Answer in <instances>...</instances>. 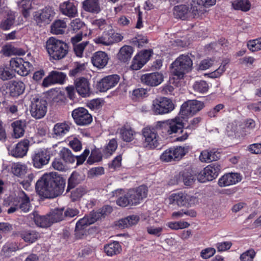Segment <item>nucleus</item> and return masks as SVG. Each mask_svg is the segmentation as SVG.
I'll use <instances>...</instances> for the list:
<instances>
[{"instance_id": "64", "label": "nucleus", "mask_w": 261, "mask_h": 261, "mask_svg": "<svg viewBox=\"0 0 261 261\" xmlns=\"http://www.w3.org/2000/svg\"><path fill=\"white\" fill-rule=\"evenodd\" d=\"M182 179L186 186H190L194 182L193 175L188 172H184L182 174Z\"/></svg>"}, {"instance_id": "45", "label": "nucleus", "mask_w": 261, "mask_h": 261, "mask_svg": "<svg viewBox=\"0 0 261 261\" xmlns=\"http://www.w3.org/2000/svg\"><path fill=\"white\" fill-rule=\"evenodd\" d=\"M61 156L63 160L68 163H73L76 160V156L73 155L71 151L67 148H63L61 150Z\"/></svg>"}, {"instance_id": "14", "label": "nucleus", "mask_w": 261, "mask_h": 261, "mask_svg": "<svg viewBox=\"0 0 261 261\" xmlns=\"http://www.w3.org/2000/svg\"><path fill=\"white\" fill-rule=\"evenodd\" d=\"M10 66L13 70L21 76L27 75L32 67L30 62H25L19 57L12 58L10 61Z\"/></svg>"}, {"instance_id": "49", "label": "nucleus", "mask_w": 261, "mask_h": 261, "mask_svg": "<svg viewBox=\"0 0 261 261\" xmlns=\"http://www.w3.org/2000/svg\"><path fill=\"white\" fill-rule=\"evenodd\" d=\"M88 190L86 187L80 186L72 190L71 193V198L72 201H76L80 199L84 195Z\"/></svg>"}, {"instance_id": "36", "label": "nucleus", "mask_w": 261, "mask_h": 261, "mask_svg": "<svg viewBox=\"0 0 261 261\" xmlns=\"http://www.w3.org/2000/svg\"><path fill=\"white\" fill-rule=\"evenodd\" d=\"M66 27V22L64 20H57L51 25V32L56 35L63 34Z\"/></svg>"}, {"instance_id": "46", "label": "nucleus", "mask_w": 261, "mask_h": 261, "mask_svg": "<svg viewBox=\"0 0 261 261\" xmlns=\"http://www.w3.org/2000/svg\"><path fill=\"white\" fill-rule=\"evenodd\" d=\"M147 94L146 89L143 88H137L133 90L130 97L134 101H138L146 97Z\"/></svg>"}, {"instance_id": "37", "label": "nucleus", "mask_w": 261, "mask_h": 261, "mask_svg": "<svg viewBox=\"0 0 261 261\" xmlns=\"http://www.w3.org/2000/svg\"><path fill=\"white\" fill-rule=\"evenodd\" d=\"M34 221L35 224L40 227H48L51 225L48 215L40 216L34 214Z\"/></svg>"}, {"instance_id": "22", "label": "nucleus", "mask_w": 261, "mask_h": 261, "mask_svg": "<svg viewBox=\"0 0 261 261\" xmlns=\"http://www.w3.org/2000/svg\"><path fill=\"white\" fill-rule=\"evenodd\" d=\"M191 196L184 192L172 194L169 198L170 204H176L179 206H187L189 204Z\"/></svg>"}, {"instance_id": "60", "label": "nucleus", "mask_w": 261, "mask_h": 261, "mask_svg": "<svg viewBox=\"0 0 261 261\" xmlns=\"http://www.w3.org/2000/svg\"><path fill=\"white\" fill-rule=\"evenodd\" d=\"M147 232L151 235L156 237H160L163 230V227H155L154 226H149L146 228Z\"/></svg>"}, {"instance_id": "61", "label": "nucleus", "mask_w": 261, "mask_h": 261, "mask_svg": "<svg viewBox=\"0 0 261 261\" xmlns=\"http://www.w3.org/2000/svg\"><path fill=\"white\" fill-rule=\"evenodd\" d=\"M84 25V23L79 18L73 19L70 23V28L74 31L80 30Z\"/></svg>"}, {"instance_id": "5", "label": "nucleus", "mask_w": 261, "mask_h": 261, "mask_svg": "<svg viewBox=\"0 0 261 261\" xmlns=\"http://www.w3.org/2000/svg\"><path fill=\"white\" fill-rule=\"evenodd\" d=\"M30 100V112L32 117L36 119L44 117L47 112L46 100L37 94L31 95Z\"/></svg>"}, {"instance_id": "53", "label": "nucleus", "mask_w": 261, "mask_h": 261, "mask_svg": "<svg viewBox=\"0 0 261 261\" xmlns=\"http://www.w3.org/2000/svg\"><path fill=\"white\" fill-rule=\"evenodd\" d=\"M85 69V64L76 62L74 63V66L73 69L69 71V75L70 76H75L81 73Z\"/></svg>"}, {"instance_id": "2", "label": "nucleus", "mask_w": 261, "mask_h": 261, "mask_svg": "<svg viewBox=\"0 0 261 261\" xmlns=\"http://www.w3.org/2000/svg\"><path fill=\"white\" fill-rule=\"evenodd\" d=\"M46 49L50 59L60 60L68 53L67 43L54 37H50L46 42Z\"/></svg>"}, {"instance_id": "31", "label": "nucleus", "mask_w": 261, "mask_h": 261, "mask_svg": "<svg viewBox=\"0 0 261 261\" xmlns=\"http://www.w3.org/2000/svg\"><path fill=\"white\" fill-rule=\"evenodd\" d=\"M82 4L83 8L87 12L97 14L100 11L98 0H85Z\"/></svg>"}, {"instance_id": "43", "label": "nucleus", "mask_w": 261, "mask_h": 261, "mask_svg": "<svg viewBox=\"0 0 261 261\" xmlns=\"http://www.w3.org/2000/svg\"><path fill=\"white\" fill-rule=\"evenodd\" d=\"M121 138L125 142H130L134 138L135 132L130 127H123L120 130Z\"/></svg>"}, {"instance_id": "59", "label": "nucleus", "mask_w": 261, "mask_h": 261, "mask_svg": "<svg viewBox=\"0 0 261 261\" xmlns=\"http://www.w3.org/2000/svg\"><path fill=\"white\" fill-rule=\"evenodd\" d=\"M88 43V41H85L80 44L73 45L74 51L76 56L79 57H81L82 56L83 51Z\"/></svg>"}, {"instance_id": "6", "label": "nucleus", "mask_w": 261, "mask_h": 261, "mask_svg": "<svg viewBox=\"0 0 261 261\" xmlns=\"http://www.w3.org/2000/svg\"><path fill=\"white\" fill-rule=\"evenodd\" d=\"M174 109L172 101L167 97H161L152 101L151 109L155 115H164L172 112Z\"/></svg>"}, {"instance_id": "12", "label": "nucleus", "mask_w": 261, "mask_h": 261, "mask_svg": "<svg viewBox=\"0 0 261 261\" xmlns=\"http://www.w3.org/2000/svg\"><path fill=\"white\" fill-rule=\"evenodd\" d=\"M216 0H193L191 11L194 18L202 16L206 11V8L215 4Z\"/></svg>"}, {"instance_id": "10", "label": "nucleus", "mask_w": 261, "mask_h": 261, "mask_svg": "<svg viewBox=\"0 0 261 261\" xmlns=\"http://www.w3.org/2000/svg\"><path fill=\"white\" fill-rule=\"evenodd\" d=\"M72 117L75 123L80 126L90 124L92 122V116L88 111L83 108L79 107L72 112Z\"/></svg>"}, {"instance_id": "39", "label": "nucleus", "mask_w": 261, "mask_h": 261, "mask_svg": "<svg viewBox=\"0 0 261 261\" xmlns=\"http://www.w3.org/2000/svg\"><path fill=\"white\" fill-rule=\"evenodd\" d=\"M27 171L28 168L25 164L16 163L12 166V172L18 177H23Z\"/></svg>"}, {"instance_id": "24", "label": "nucleus", "mask_w": 261, "mask_h": 261, "mask_svg": "<svg viewBox=\"0 0 261 261\" xmlns=\"http://www.w3.org/2000/svg\"><path fill=\"white\" fill-rule=\"evenodd\" d=\"M17 202V206L22 212H28L31 208V203L29 197L23 191H19L15 197Z\"/></svg>"}, {"instance_id": "3", "label": "nucleus", "mask_w": 261, "mask_h": 261, "mask_svg": "<svg viewBox=\"0 0 261 261\" xmlns=\"http://www.w3.org/2000/svg\"><path fill=\"white\" fill-rule=\"evenodd\" d=\"M160 126L167 133L168 135H172L177 133L180 130L182 135L176 138L177 141H184L187 139L189 133L187 131L182 130L184 127L183 120L176 117L174 119L168 120L164 122H160Z\"/></svg>"}, {"instance_id": "47", "label": "nucleus", "mask_w": 261, "mask_h": 261, "mask_svg": "<svg viewBox=\"0 0 261 261\" xmlns=\"http://www.w3.org/2000/svg\"><path fill=\"white\" fill-rule=\"evenodd\" d=\"M81 181L80 175L77 172H73L68 179L67 191H69L70 189L74 188L81 182Z\"/></svg>"}, {"instance_id": "9", "label": "nucleus", "mask_w": 261, "mask_h": 261, "mask_svg": "<svg viewBox=\"0 0 261 261\" xmlns=\"http://www.w3.org/2000/svg\"><path fill=\"white\" fill-rule=\"evenodd\" d=\"M204 107L203 102L197 100H189L181 106L179 114L182 117L192 116Z\"/></svg>"}, {"instance_id": "25", "label": "nucleus", "mask_w": 261, "mask_h": 261, "mask_svg": "<svg viewBox=\"0 0 261 261\" xmlns=\"http://www.w3.org/2000/svg\"><path fill=\"white\" fill-rule=\"evenodd\" d=\"M241 180V176L237 173H228L222 176L218 181V185L221 187H226L234 185Z\"/></svg>"}, {"instance_id": "15", "label": "nucleus", "mask_w": 261, "mask_h": 261, "mask_svg": "<svg viewBox=\"0 0 261 261\" xmlns=\"http://www.w3.org/2000/svg\"><path fill=\"white\" fill-rule=\"evenodd\" d=\"M112 211L111 206L107 205L103 206L99 211L91 212L88 215L85 216L83 218L81 219V223H85L87 226L90 225L99 219L104 218L108 214H110Z\"/></svg>"}, {"instance_id": "8", "label": "nucleus", "mask_w": 261, "mask_h": 261, "mask_svg": "<svg viewBox=\"0 0 261 261\" xmlns=\"http://www.w3.org/2000/svg\"><path fill=\"white\" fill-rule=\"evenodd\" d=\"M220 170L221 166L218 163L211 164L198 174L197 179L200 182L212 181L218 176Z\"/></svg>"}, {"instance_id": "50", "label": "nucleus", "mask_w": 261, "mask_h": 261, "mask_svg": "<svg viewBox=\"0 0 261 261\" xmlns=\"http://www.w3.org/2000/svg\"><path fill=\"white\" fill-rule=\"evenodd\" d=\"M193 88L195 92L203 93L208 91V85L205 81L200 80L195 82L193 85Z\"/></svg>"}, {"instance_id": "20", "label": "nucleus", "mask_w": 261, "mask_h": 261, "mask_svg": "<svg viewBox=\"0 0 261 261\" xmlns=\"http://www.w3.org/2000/svg\"><path fill=\"white\" fill-rule=\"evenodd\" d=\"M66 77V74L63 72L58 71H52L44 79L42 83L43 87L48 86L55 84H63Z\"/></svg>"}, {"instance_id": "52", "label": "nucleus", "mask_w": 261, "mask_h": 261, "mask_svg": "<svg viewBox=\"0 0 261 261\" xmlns=\"http://www.w3.org/2000/svg\"><path fill=\"white\" fill-rule=\"evenodd\" d=\"M247 46L252 51H256L261 49V38L250 40L247 43Z\"/></svg>"}, {"instance_id": "28", "label": "nucleus", "mask_w": 261, "mask_h": 261, "mask_svg": "<svg viewBox=\"0 0 261 261\" xmlns=\"http://www.w3.org/2000/svg\"><path fill=\"white\" fill-rule=\"evenodd\" d=\"M220 154L215 149L204 150L201 152L199 160L202 162L210 163L219 159Z\"/></svg>"}, {"instance_id": "54", "label": "nucleus", "mask_w": 261, "mask_h": 261, "mask_svg": "<svg viewBox=\"0 0 261 261\" xmlns=\"http://www.w3.org/2000/svg\"><path fill=\"white\" fill-rule=\"evenodd\" d=\"M255 127V122L252 119H247L244 125V127H243V132L244 135L246 136L247 135L250 134L251 133V131L253 130V129Z\"/></svg>"}, {"instance_id": "19", "label": "nucleus", "mask_w": 261, "mask_h": 261, "mask_svg": "<svg viewBox=\"0 0 261 261\" xmlns=\"http://www.w3.org/2000/svg\"><path fill=\"white\" fill-rule=\"evenodd\" d=\"M140 80L143 84L150 87H155L163 82L164 76L162 73L155 72L143 74Z\"/></svg>"}, {"instance_id": "58", "label": "nucleus", "mask_w": 261, "mask_h": 261, "mask_svg": "<svg viewBox=\"0 0 261 261\" xmlns=\"http://www.w3.org/2000/svg\"><path fill=\"white\" fill-rule=\"evenodd\" d=\"M255 255V252L253 249H249L242 253L240 256L241 261H253Z\"/></svg>"}, {"instance_id": "51", "label": "nucleus", "mask_w": 261, "mask_h": 261, "mask_svg": "<svg viewBox=\"0 0 261 261\" xmlns=\"http://www.w3.org/2000/svg\"><path fill=\"white\" fill-rule=\"evenodd\" d=\"M18 249V246L15 242H8L2 248V251L6 256H10L12 252L16 251Z\"/></svg>"}, {"instance_id": "57", "label": "nucleus", "mask_w": 261, "mask_h": 261, "mask_svg": "<svg viewBox=\"0 0 261 261\" xmlns=\"http://www.w3.org/2000/svg\"><path fill=\"white\" fill-rule=\"evenodd\" d=\"M152 54L151 49H145L139 52L137 55V58H139L143 62L146 63Z\"/></svg>"}, {"instance_id": "40", "label": "nucleus", "mask_w": 261, "mask_h": 261, "mask_svg": "<svg viewBox=\"0 0 261 261\" xmlns=\"http://www.w3.org/2000/svg\"><path fill=\"white\" fill-rule=\"evenodd\" d=\"M63 211L64 208H56L53 210L50 214L48 215L51 224L63 220L64 218Z\"/></svg>"}, {"instance_id": "42", "label": "nucleus", "mask_w": 261, "mask_h": 261, "mask_svg": "<svg viewBox=\"0 0 261 261\" xmlns=\"http://www.w3.org/2000/svg\"><path fill=\"white\" fill-rule=\"evenodd\" d=\"M20 237L25 242L32 243L38 239L39 234L35 231L27 230L22 231Z\"/></svg>"}, {"instance_id": "48", "label": "nucleus", "mask_w": 261, "mask_h": 261, "mask_svg": "<svg viewBox=\"0 0 261 261\" xmlns=\"http://www.w3.org/2000/svg\"><path fill=\"white\" fill-rule=\"evenodd\" d=\"M81 219L79 220L75 226V236L76 239H81L86 233V228L88 226L85 223H81Z\"/></svg>"}, {"instance_id": "4", "label": "nucleus", "mask_w": 261, "mask_h": 261, "mask_svg": "<svg viewBox=\"0 0 261 261\" xmlns=\"http://www.w3.org/2000/svg\"><path fill=\"white\" fill-rule=\"evenodd\" d=\"M193 62L188 55L179 56L170 66L171 73L178 79H182L184 75L191 70Z\"/></svg>"}, {"instance_id": "56", "label": "nucleus", "mask_w": 261, "mask_h": 261, "mask_svg": "<svg viewBox=\"0 0 261 261\" xmlns=\"http://www.w3.org/2000/svg\"><path fill=\"white\" fill-rule=\"evenodd\" d=\"M117 141L115 139L110 140L109 143L105 148V153L112 154L117 149Z\"/></svg>"}, {"instance_id": "26", "label": "nucleus", "mask_w": 261, "mask_h": 261, "mask_svg": "<svg viewBox=\"0 0 261 261\" xmlns=\"http://www.w3.org/2000/svg\"><path fill=\"white\" fill-rule=\"evenodd\" d=\"M91 60L94 66L101 69L107 65L109 60V57L105 52L99 51L96 52L93 55Z\"/></svg>"}, {"instance_id": "38", "label": "nucleus", "mask_w": 261, "mask_h": 261, "mask_svg": "<svg viewBox=\"0 0 261 261\" xmlns=\"http://www.w3.org/2000/svg\"><path fill=\"white\" fill-rule=\"evenodd\" d=\"M232 6L235 10L247 12L250 9L251 4L249 0H234Z\"/></svg>"}, {"instance_id": "63", "label": "nucleus", "mask_w": 261, "mask_h": 261, "mask_svg": "<svg viewBox=\"0 0 261 261\" xmlns=\"http://www.w3.org/2000/svg\"><path fill=\"white\" fill-rule=\"evenodd\" d=\"M145 64L146 63L143 62L142 60L137 58V56H135L133 59L131 68L133 70H137L141 69Z\"/></svg>"}, {"instance_id": "27", "label": "nucleus", "mask_w": 261, "mask_h": 261, "mask_svg": "<svg viewBox=\"0 0 261 261\" xmlns=\"http://www.w3.org/2000/svg\"><path fill=\"white\" fill-rule=\"evenodd\" d=\"M173 13L176 18L182 20L186 19L192 13L191 9L186 5H179L173 8ZM192 15V14H191Z\"/></svg>"}, {"instance_id": "29", "label": "nucleus", "mask_w": 261, "mask_h": 261, "mask_svg": "<svg viewBox=\"0 0 261 261\" xmlns=\"http://www.w3.org/2000/svg\"><path fill=\"white\" fill-rule=\"evenodd\" d=\"M25 89L24 83L21 81H14L10 84L9 90L10 95L12 97H17L22 94Z\"/></svg>"}, {"instance_id": "7", "label": "nucleus", "mask_w": 261, "mask_h": 261, "mask_svg": "<svg viewBox=\"0 0 261 261\" xmlns=\"http://www.w3.org/2000/svg\"><path fill=\"white\" fill-rule=\"evenodd\" d=\"M187 152L185 147L181 146L173 147L165 150L160 156L162 161L166 162L178 161Z\"/></svg>"}, {"instance_id": "41", "label": "nucleus", "mask_w": 261, "mask_h": 261, "mask_svg": "<svg viewBox=\"0 0 261 261\" xmlns=\"http://www.w3.org/2000/svg\"><path fill=\"white\" fill-rule=\"evenodd\" d=\"M18 5L21 9L23 16L27 18L30 15V10L32 9V3L31 0H18Z\"/></svg>"}, {"instance_id": "55", "label": "nucleus", "mask_w": 261, "mask_h": 261, "mask_svg": "<svg viewBox=\"0 0 261 261\" xmlns=\"http://www.w3.org/2000/svg\"><path fill=\"white\" fill-rule=\"evenodd\" d=\"M127 195L130 202V205H137L141 200L135 190H130L127 193Z\"/></svg>"}, {"instance_id": "34", "label": "nucleus", "mask_w": 261, "mask_h": 261, "mask_svg": "<svg viewBox=\"0 0 261 261\" xmlns=\"http://www.w3.org/2000/svg\"><path fill=\"white\" fill-rule=\"evenodd\" d=\"M70 130L69 125L65 123H58L54 125L53 135L56 137H62L66 135Z\"/></svg>"}, {"instance_id": "35", "label": "nucleus", "mask_w": 261, "mask_h": 261, "mask_svg": "<svg viewBox=\"0 0 261 261\" xmlns=\"http://www.w3.org/2000/svg\"><path fill=\"white\" fill-rule=\"evenodd\" d=\"M15 16L13 13H8L0 23V29L6 31L10 29L14 24Z\"/></svg>"}, {"instance_id": "30", "label": "nucleus", "mask_w": 261, "mask_h": 261, "mask_svg": "<svg viewBox=\"0 0 261 261\" xmlns=\"http://www.w3.org/2000/svg\"><path fill=\"white\" fill-rule=\"evenodd\" d=\"M11 126L13 129V136L15 138H19L23 136L26 127L25 120L15 121L11 124Z\"/></svg>"}, {"instance_id": "21", "label": "nucleus", "mask_w": 261, "mask_h": 261, "mask_svg": "<svg viewBox=\"0 0 261 261\" xmlns=\"http://www.w3.org/2000/svg\"><path fill=\"white\" fill-rule=\"evenodd\" d=\"M59 10L63 15L69 18H74L77 16V4L73 0H68L61 3Z\"/></svg>"}, {"instance_id": "32", "label": "nucleus", "mask_w": 261, "mask_h": 261, "mask_svg": "<svg viewBox=\"0 0 261 261\" xmlns=\"http://www.w3.org/2000/svg\"><path fill=\"white\" fill-rule=\"evenodd\" d=\"M133 51L134 49L132 46L124 45L120 48L117 55V57L121 62H126L132 58Z\"/></svg>"}, {"instance_id": "18", "label": "nucleus", "mask_w": 261, "mask_h": 261, "mask_svg": "<svg viewBox=\"0 0 261 261\" xmlns=\"http://www.w3.org/2000/svg\"><path fill=\"white\" fill-rule=\"evenodd\" d=\"M119 80L120 76L117 74L107 76L98 82L97 89L100 92H106L117 85Z\"/></svg>"}, {"instance_id": "1", "label": "nucleus", "mask_w": 261, "mask_h": 261, "mask_svg": "<svg viewBox=\"0 0 261 261\" xmlns=\"http://www.w3.org/2000/svg\"><path fill=\"white\" fill-rule=\"evenodd\" d=\"M65 180L57 172L44 174L36 182L37 193L45 198H54L64 192Z\"/></svg>"}, {"instance_id": "23", "label": "nucleus", "mask_w": 261, "mask_h": 261, "mask_svg": "<svg viewBox=\"0 0 261 261\" xmlns=\"http://www.w3.org/2000/svg\"><path fill=\"white\" fill-rule=\"evenodd\" d=\"M75 87L78 94L83 97L90 96L91 91L88 80L85 77L76 79L74 81Z\"/></svg>"}, {"instance_id": "16", "label": "nucleus", "mask_w": 261, "mask_h": 261, "mask_svg": "<svg viewBox=\"0 0 261 261\" xmlns=\"http://www.w3.org/2000/svg\"><path fill=\"white\" fill-rule=\"evenodd\" d=\"M29 145V140L24 139L18 143L15 146L8 147L9 154L15 158H22L27 154Z\"/></svg>"}, {"instance_id": "33", "label": "nucleus", "mask_w": 261, "mask_h": 261, "mask_svg": "<svg viewBox=\"0 0 261 261\" xmlns=\"http://www.w3.org/2000/svg\"><path fill=\"white\" fill-rule=\"evenodd\" d=\"M122 249L118 242L114 241L104 246V251L107 255L112 256L120 253Z\"/></svg>"}, {"instance_id": "44", "label": "nucleus", "mask_w": 261, "mask_h": 261, "mask_svg": "<svg viewBox=\"0 0 261 261\" xmlns=\"http://www.w3.org/2000/svg\"><path fill=\"white\" fill-rule=\"evenodd\" d=\"M94 42L98 44H101L106 46L111 45L110 41V32H104L99 36L95 38Z\"/></svg>"}, {"instance_id": "62", "label": "nucleus", "mask_w": 261, "mask_h": 261, "mask_svg": "<svg viewBox=\"0 0 261 261\" xmlns=\"http://www.w3.org/2000/svg\"><path fill=\"white\" fill-rule=\"evenodd\" d=\"M135 191L141 200L147 197L148 188L146 186L141 185L137 188L136 190H135Z\"/></svg>"}, {"instance_id": "13", "label": "nucleus", "mask_w": 261, "mask_h": 261, "mask_svg": "<svg viewBox=\"0 0 261 261\" xmlns=\"http://www.w3.org/2000/svg\"><path fill=\"white\" fill-rule=\"evenodd\" d=\"M144 144L149 148H155L159 145V137L154 128L145 127L142 130Z\"/></svg>"}, {"instance_id": "11", "label": "nucleus", "mask_w": 261, "mask_h": 261, "mask_svg": "<svg viewBox=\"0 0 261 261\" xmlns=\"http://www.w3.org/2000/svg\"><path fill=\"white\" fill-rule=\"evenodd\" d=\"M50 151L48 148H41L34 152L32 156L34 167L40 169L47 165L50 160Z\"/></svg>"}, {"instance_id": "17", "label": "nucleus", "mask_w": 261, "mask_h": 261, "mask_svg": "<svg viewBox=\"0 0 261 261\" xmlns=\"http://www.w3.org/2000/svg\"><path fill=\"white\" fill-rule=\"evenodd\" d=\"M54 12L49 8H45L35 12L33 14V19L38 25L42 23H48L52 19Z\"/></svg>"}]
</instances>
